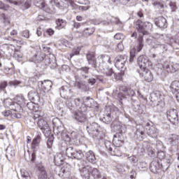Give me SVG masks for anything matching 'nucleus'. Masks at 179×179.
I'll list each match as a JSON object with an SVG mask.
<instances>
[{"mask_svg":"<svg viewBox=\"0 0 179 179\" xmlns=\"http://www.w3.org/2000/svg\"><path fill=\"white\" fill-rule=\"evenodd\" d=\"M154 37L155 40L147 39V41L149 44H151L152 48H159L162 52L167 50L166 44H173L174 42L178 43V41H174L171 35L156 34Z\"/></svg>","mask_w":179,"mask_h":179,"instance_id":"obj_1","label":"nucleus"},{"mask_svg":"<svg viewBox=\"0 0 179 179\" xmlns=\"http://www.w3.org/2000/svg\"><path fill=\"white\" fill-rule=\"evenodd\" d=\"M62 152H65L66 156L71 159H77V160H80L85 157V154L80 150H74L73 148L68 146L66 141L62 143L60 148Z\"/></svg>","mask_w":179,"mask_h":179,"instance_id":"obj_2","label":"nucleus"},{"mask_svg":"<svg viewBox=\"0 0 179 179\" xmlns=\"http://www.w3.org/2000/svg\"><path fill=\"white\" fill-rule=\"evenodd\" d=\"M86 59L88 62V64L90 65H92L93 68H99V66H101V63H99V61H101L102 62H104V61H107L110 64L109 56L101 55L98 57V58L96 59V55L93 52H89L88 53H87Z\"/></svg>","mask_w":179,"mask_h":179,"instance_id":"obj_3","label":"nucleus"},{"mask_svg":"<svg viewBox=\"0 0 179 179\" xmlns=\"http://www.w3.org/2000/svg\"><path fill=\"white\" fill-rule=\"evenodd\" d=\"M136 27L140 34L146 36V34H149V31H152V29H153V24L150 22L143 23L141 20H138L136 22Z\"/></svg>","mask_w":179,"mask_h":179,"instance_id":"obj_4","label":"nucleus"},{"mask_svg":"<svg viewBox=\"0 0 179 179\" xmlns=\"http://www.w3.org/2000/svg\"><path fill=\"white\" fill-rule=\"evenodd\" d=\"M80 176L83 179H90L92 166L86 165V162L82 161L79 164Z\"/></svg>","mask_w":179,"mask_h":179,"instance_id":"obj_5","label":"nucleus"},{"mask_svg":"<svg viewBox=\"0 0 179 179\" xmlns=\"http://www.w3.org/2000/svg\"><path fill=\"white\" fill-rule=\"evenodd\" d=\"M37 124L46 138H48V136L51 135V129H50V126L48 125V123H47V121H45L44 119L42 118L38 119Z\"/></svg>","mask_w":179,"mask_h":179,"instance_id":"obj_6","label":"nucleus"},{"mask_svg":"<svg viewBox=\"0 0 179 179\" xmlns=\"http://www.w3.org/2000/svg\"><path fill=\"white\" fill-rule=\"evenodd\" d=\"M166 117L173 125H177L178 124V113L176 109L169 110L166 113Z\"/></svg>","mask_w":179,"mask_h":179,"instance_id":"obj_7","label":"nucleus"},{"mask_svg":"<svg viewBox=\"0 0 179 179\" xmlns=\"http://www.w3.org/2000/svg\"><path fill=\"white\" fill-rule=\"evenodd\" d=\"M137 62L141 69H146V68H149L152 65V62L149 61V58L145 55L139 56L137 59Z\"/></svg>","mask_w":179,"mask_h":179,"instance_id":"obj_8","label":"nucleus"},{"mask_svg":"<svg viewBox=\"0 0 179 179\" xmlns=\"http://www.w3.org/2000/svg\"><path fill=\"white\" fill-rule=\"evenodd\" d=\"M128 57L125 55H119L115 59V66L117 69H122L125 66V64Z\"/></svg>","mask_w":179,"mask_h":179,"instance_id":"obj_9","label":"nucleus"},{"mask_svg":"<svg viewBox=\"0 0 179 179\" xmlns=\"http://www.w3.org/2000/svg\"><path fill=\"white\" fill-rule=\"evenodd\" d=\"M27 100L24 99L23 95H17L14 98V103L15 104V107H17V111L20 108V107L26 106V103Z\"/></svg>","mask_w":179,"mask_h":179,"instance_id":"obj_10","label":"nucleus"},{"mask_svg":"<svg viewBox=\"0 0 179 179\" xmlns=\"http://www.w3.org/2000/svg\"><path fill=\"white\" fill-rule=\"evenodd\" d=\"M147 134L151 138H156L159 135V130L156 129L155 126H150V123L146 124Z\"/></svg>","mask_w":179,"mask_h":179,"instance_id":"obj_11","label":"nucleus"},{"mask_svg":"<svg viewBox=\"0 0 179 179\" xmlns=\"http://www.w3.org/2000/svg\"><path fill=\"white\" fill-rule=\"evenodd\" d=\"M60 95L63 99H71L73 97V94L67 86H63L60 88Z\"/></svg>","mask_w":179,"mask_h":179,"instance_id":"obj_12","label":"nucleus"},{"mask_svg":"<svg viewBox=\"0 0 179 179\" xmlns=\"http://www.w3.org/2000/svg\"><path fill=\"white\" fill-rule=\"evenodd\" d=\"M110 23H114L115 24H117L118 26H121L122 22L120 20V18L115 17L108 16L106 20H103L101 24L103 26H108Z\"/></svg>","mask_w":179,"mask_h":179,"instance_id":"obj_13","label":"nucleus"},{"mask_svg":"<svg viewBox=\"0 0 179 179\" xmlns=\"http://www.w3.org/2000/svg\"><path fill=\"white\" fill-rule=\"evenodd\" d=\"M166 72L169 73H175L179 69V64L174 63V62H169V64L164 66Z\"/></svg>","mask_w":179,"mask_h":179,"instance_id":"obj_14","label":"nucleus"},{"mask_svg":"<svg viewBox=\"0 0 179 179\" xmlns=\"http://www.w3.org/2000/svg\"><path fill=\"white\" fill-rule=\"evenodd\" d=\"M38 87L42 90H50L52 87V82L50 80L38 82Z\"/></svg>","mask_w":179,"mask_h":179,"instance_id":"obj_15","label":"nucleus"},{"mask_svg":"<svg viewBox=\"0 0 179 179\" xmlns=\"http://www.w3.org/2000/svg\"><path fill=\"white\" fill-rule=\"evenodd\" d=\"M142 48H143V41H140L138 45L136 46V48H134L130 51V62H134V58H135V52H141V51H142Z\"/></svg>","mask_w":179,"mask_h":179,"instance_id":"obj_16","label":"nucleus"},{"mask_svg":"<svg viewBox=\"0 0 179 179\" xmlns=\"http://www.w3.org/2000/svg\"><path fill=\"white\" fill-rule=\"evenodd\" d=\"M113 143L114 146H122L124 145V136L122 134L117 133L113 136Z\"/></svg>","mask_w":179,"mask_h":179,"instance_id":"obj_17","label":"nucleus"},{"mask_svg":"<svg viewBox=\"0 0 179 179\" xmlns=\"http://www.w3.org/2000/svg\"><path fill=\"white\" fill-rule=\"evenodd\" d=\"M73 118L78 121V122H80L83 124L86 121V115L83 111H80V110H78V112H75L74 114L73 115Z\"/></svg>","mask_w":179,"mask_h":179,"instance_id":"obj_18","label":"nucleus"},{"mask_svg":"<svg viewBox=\"0 0 179 179\" xmlns=\"http://www.w3.org/2000/svg\"><path fill=\"white\" fill-rule=\"evenodd\" d=\"M155 25L160 29H166L167 28V20L164 17H159L154 20Z\"/></svg>","mask_w":179,"mask_h":179,"instance_id":"obj_19","label":"nucleus"},{"mask_svg":"<svg viewBox=\"0 0 179 179\" xmlns=\"http://www.w3.org/2000/svg\"><path fill=\"white\" fill-rule=\"evenodd\" d=\"M3 106L4 107H6L7 108H9L13 111H17V107H16V103H15V101H13L10 98L4 99Z\"/></svg>","mask_w":179,"mask_h":179,"instance_id":"obj_20","label":"nucleus"},{"mask_svg":"<svg viewBox=\"0 0 179 179\" xmlns=\"http://www.w3.org/2000/svg\"><path fill=\"white\" fill-rule=\"evenodd\" d=\"M143 78H144V80L145 82H152L153 80V74L152 73V71L148 69H144L143 73H141Z\"/></svg>","mask_w":179,"mask_h":179,"instance_id":"obj_21","label":"nucleus"},{"mask_svg":"<svg viewBox=\"0 0 179 179\" xmlns=\"http://www.w3.org/2000/svg\"><path fill=\"white\" fill-rule=\"evenodd\" d=\"M168 141L171 146H178L179 136L177 134H171L168 138Z\"/></svg>","mask_w":179,"mask_h":179,"instance_id":"obj_22","label":"nucleus"},{"mask_svg":"<svg viewBox=\"0 0 179 179\" xmlns=\"http://www.w3.org/2000/svg\"><path fill=\"white\" fill-rule=\"evenodd\" d=\"M85 157L89 163L92 164H96L97 163V159H96V155L93 151L90 150L85 154Z\"/></svg>","mask_w":179,"mask_h":179,"instance_id":"obj_23","label":"nucleus"},{"mask_svg":"<svg viewBox=\"0 0 179 179\" xmlns=\"http://www.w3.org/2000/svg\"><path fill=\"white\" fill-rule=\"evenodd\" d=\"M53 2L57 8H61L62 6H69L72 5V0H53Z\"/></svg>","mask_w":179,"mask_h":179,"instance_id":"obj_24","label":"nucleus"},{"mask_svg":"<svg viewBox=\"0 0 179 179\" xmlns=\"http://www.w3.org/2000/svg\"><path fill=\"white\" fill-rule=\"evenodd\" d=\"M150 169L152 173L156 174V173H157V170H159V169H163V165H160V164L157 161H152L150 164Z\"/></svg>","mask_w":179,"mask_h":179,"instance_id":"obj_25","label":"nucleus"},{"mask_svg":"<svg viewBox=\"0 0 179 179\" xmlns=\"http://www.w3.org/2000/svg\"><path fill=\"white\" fill-rule=\"evenodd\" d=\"M37 169L39 172L38 179H48L47 171H45V169L42 165L38 166Z\"/></svg>","mask_w":179,"mask_h":179,"instance_id":"obj_26","label":"nucleus"},{"mask_svg":"<svg viewBox=\"0 0 179 179\" xmlns=\"http://www.w3.org/2000/svg\"><path fill=\"white\" fill-rule=\"evenodd\" d=\"M35 6L37 8H39V9H43L45 10V12H50V10L47 8V6H45V3H44V0H39V1H36L34 2Z\"/></svg>","mask_w":179,"mask_h":179,"instance_id":"obj_27","label":"nucleus"},{"mask_svg":"<svg viewBox=\"0 0 179 179\" xmlns=\"http://www.w3.org/2000/svg\"><path fill=\"white\" fill-rule=\"evenodd\" d=\"M40 142H41V136H40V134H38L36 137L34 138L32 141L31 149L36 150V148H38Z\"/></svg>","mask_w":179,"mask_h":179,"instance_id":"obj_28","label":"nucleus"},{"mask_svg":"<svg viewBox=\"0 0 179 179\" xmlns=\"http://www.w3.org/2000/svg\"><path fill=\"white\" fill-rule=\"evenodd\" d=\"M113 150L110 151L109 153H110L111 156H117L118 157H120V156H122V151L121 150V146H114Z\"/></svg>","mask_w":179,"mask_h":179,"instance_id":"obj_29","label":"nucleus"},{"mask_svg":"<svg viewBox=\"0 0 179 179\" xmlns=\"http://www.w3.org/2000/svg\"><path fill=\"white\" fill-rule=\"evenodd\" d=\"M91 174L94 179L101 178V173L97 168H92Z\"/></svg>","mask_w":179,"mask_h":179,"instance_id":"obj_30","label":"nucleus"},{"mask_svg":"<svg viewBox=\"0 0 179 179\" xmlns=\"http://www.w3.org/2000/svg\"><path fill=\"white\" fill-rule=\"evenodd\" d=\"M99 128H100V126L96 122H92L87 127V129H90L92 132H99Z\"/></svg>","mask_w":179,"mask_h":179,"instance_id":"obj_31","label":"nucleus"},{"mask_svg":"<svg viewBox=\"0 0 179 179\" xmlns=\"http://www.w3.org/2000/svg\"><path fill=\"white\" fill-rule=\"evenodd\" d=\"M76 87H78V89H79L80 90H83V92H86V90H87V86L83 81L76 82Z\"/></svg>","mask_w":179,"mask_h":179,"instance_id":"obj_32","label":"nucleus"},{"mask_svg":"<svg viewBox=\"0 0 179 179\" xmlns=\"http://www.w3.org/2000/svg\"><path fill=\"white\" fill-rule=\"evenodd\" d=\"M171 91L172 93H176L179 90V82L173 81L170 86Z\"/></svg>","mask_w":179,"mask_h":179,"instance_id":"obj_33","label":"nucleus"},{"mask_svg":"<svg viewBox=\"0 0 179 179\" xmlns=\"http://www.w3.org/2000/svg\"><path fill=\"white\" fill-rule=\"evenodd\" d=\"M96 31V29L94 28H86L83 31V35L84 37H89V36H92L93 33Z\"/></svg>","mask_w":179,"mask_h":179,"instance_id":"obj_34","label":"nucleus"},{"mask_svg":"<svg viewBox=\"0 0 179 179\" xmlns=\"http://www.w3.org/2000/svg\"><path fill=\"white\" fill-rule=\"evenodd\" d=\"M56 29L58 30H61V29H64L66 25V22L64 21V20L59 19L56 21Z\"/></svg>","mask_w":179,"mask_h":179,"instance_id":"obj_35","label":"nucleus"},{"mask_svg":"<svg viewBox=\"0 0 179 179\" xmlns=\"http://www.w3.org/2000/svg\"><path fill=\"white\" fill-rule=\"evenodd\" d=\"M52 123L53 125V131H55V128H57V129H59V125H61V120H59V119L57 117L53 118Z\"/></svg>","mask_w":179,"mask_h":179,"instance_id":"obj_36","label":"nucleus"},{"mask_svg":"<svg viewBox=\"0 0 179 179\" xmlns=\"http://www.w3.org/2000/svg\"><path fill=\"white\" fill-rule=\"evenodd\" d=\"M97 81L101 82L103 83V82H104V80L103 79V77H98L96 80L95 78H89L88 83L93 86V85H94V83H96V82Z\"/></svg>","mask_w":179,"mask_h":179,"instance_id":"obj_37","label":"nucleus"},{"mask_svg":"<svg viewBox=\"0 0 179 179\" xmlns=\"http://www.w3.org/2000/svg\"><path fill=\"white\" fill-rule=\"evenodd\" d=\"M25 105L27 106V108H29V110H30L31 111H35V110L37 109V104L31 101L27 102Z\"/></svg>","mask_w":179,"mask_h":179,"instance_id":"obj_38","label":"nucleus"},{"mask_svg":"<svg viewBox=\"0 0 179 179\" xmlns=\"http://www.w3.org/2000/svg\"><path fill=\"white\" fill-rule=\"evenodd\" d=\"M6 157H15V150L10 147H8L6 150Z\"/></svg>","mask_w":179,"mask_h":179,"instance_id":"obj_39","label":"nucleus"},{"mask_svg":"<svg viewBox=\"0 0 179 179\" xmlns=\"http://www.w3.org/2000/svg\"><path fill=\"white\" fill-rule=\"evenodd\" d=\"M105 145H106V149H108V150H109V152H112L113 149L115 146V145H114V143H113L110 141H106Z\"/></svg>","mask_w":179,"mask_h":179,"instance_id":"obj_40","label":"nucleus"},{"mask_svg":"<svg viewBox=\"0 0 179 179\" xmlns=\"http://www.w3.org/2000/svg\"><path fill=\"white\" fill-rule=\"evenodd\" d=\"M21 177L22 179H30V173L24 169H21Z\"/></svg>","mask_w":179,"mask_h":179,"instance_id":"obj_41","label":"nucleus"},{"mask_svg":"<svg viewBox=\"0 0 179 179\" xmlns=\"http://www.w3.org/2000/svg\"><path fill=\"white\" fill-rule=\"evenodd\" d=\"M164 107V101H158V103L155 106V108H157V110L158 112L162 111L163 110V108Z\"/></svg>","mask_w":179,"mask_h":179,"instance_id":"obj_42","label":"nucleus"},{"mask_svg":"<svg viewBox=\"0 0 179 179\" xmlns=\"http://www.w3.org/2000/svg\"><path fill=\"white\" fill-rule=\"evenodd\" d=\"M137 166L139 170H146V168L148 167V164H146V162H139L137 164Z\"/></svg>","mask_w":179,"mask_h":179,"instance_id":"obj_43","label":"nucleus"},{"mask_svg":"<svg viewBox=\"0 0 179 179\" xmlns=\"http://www.w3.org/2000/svg\"><path fill=\"white\" fill-rule=\"evenodd\" d=\"M64 153H65V152L62 150V152L55 155V160H59V162H62V160H64Z\"/></svg>","mask_w":179,"mask_h":179,"instance_id":"obj_44","label":"nucleus"},{"mask_svg":"<svg viewBox=\"0 0 179 179\" xmlns=\"http://www.w3.org/2000/svg\"><path fill=\"white\" fill-rule=\"evenodd\" d=\"M34 111V120H37V118L43 117V113H41V111L37 110V109Z\"/></svg>","mask_w":179,"mask_h":179,"instance_id":"obj_45","label":"nucleus"},{"mask_svg":"<svg viewBox=\"0 0 179 179\" xmlns=\"http://www.w3.org/2000/svg\"><path fill=\"white\" fill-rule=\"evenodd\" d=\"M59 176H62V177L69 176V171H68L65 168H62Z\"/></svg>","mask_w":179,"mask_h":179,"instance_id":"obj_46","label":"nucleus"},{"mask_svg":"<svg viewBox=\"0 0 179 179\" xmlns=\"http://www.w3.org/2000/svg\"><path fill=\"white\" fill-rule=\"evenodd\" d=\"M74 103L77 107H80L83 104V99L80 98H76L74 99Z\"/></svg>","mask_w":179,"mask_h":179,"instance_id":"obj_47","label":"nucleus"},{"mask_svg":"<svg viewBox=\"0 0 179 179\" xmlns=\"http://www.w3.org/2000/svg\"><path fill=\"white\" fill-rule=\"evenodd\" d=\"M28 96L30 100H36V99H37V97H38V95H37V93H36V92H30L28 94Z\"/></svg>","mask_w":179,"mask_h":179,"instance_id":"obj_48","label":"nucleus"},{"mask_svg":"<svg viewBox=\"0 0 179 179\" xmlns=\"http://www.w3.org/2000/svg\"><path fill=\"white\" fill-rule=\"evenodd\" d=\"M128 159L132 164L138 162V157L136 156L132 155L131 157H129Z\"/></svg>","mask_w":179,"mask_h":179,"instance_id":"obj_49","label":"nucleus"},{"mask_svg":"<svg viewBox=\"0 0 179 179\" xmlns=\"http://www.w3.org/2000/svg\"><path fill=\"white\" fill-rule=\"evenodd\" d=\"M106 76H113V75H115V73L113 71V69H107L105 71Z\"/></svg>","mask_w":179,"mask_h":179,"instance_id":"obj_50","label":"nucleus"},{"mask_svg":"<svg viewBox=\"0 0 179 179\" xmlns=\"http://www.w3.org/2000/svg\"><path fill=\"white\" fill-rule=\"evenodd\" d=\"M0 9L2 10H8V9H9V6L0 1Z\"/></svg>","mask_w":179,"mask_h":179,"instance_id":"obj_51","label":"nucleus"},{"mask_svg":"<svg viewBox=\"0 0 179 179\" xmlns=\"http://www.w3.org/2000/svg\"><path fill=\"white\" fill-rule=\"evenodd\" d=\"M6 86H8V82L3 81V82L0 83V90L4 91L5 89H6Z\"/></svg>","mask_w":179,"mask_h":179,"instance_id":"obj_52","label":"nucleus"},{"mask_svg":"<svg viewBox=\"0 0 179 179\" xmlns=\"http://www.w3.org/2000/svg\"><path fill=\"white\" fill-rule=\"evenodd\" d=\"M126 94L130 97H132L135 96V91L131 88H128L127 92H126Z\"/></svg>","mask_w":179,"mask_h":179,"instance_id":"obj_53","label":"nucleus"},{"mask_svg":"<svg viewBox=\"0 0 179 179\" xmlns=\"http://www.w3.org/2000/svg\"><path fill=\"white\" fill-rule=\"evenodd\" d=\"M21 82L19 80H14V81H10L9 85L10 86H14V87H16L17 86H19L20 85Z\"/></svg>","mask_w":179,"mask_h":179,"instance_id":"obj_54","label":"nucleus"},{"mask_svg":"<svg viewBox=\"0 0 179 179\" xmlns=\"http://www.w3.org/2000/svg\"><path fill=\"white\" fill-rule=\"evenodd\" d=\"M22 36L25 38H29L30 37V31L29 30H24L22 32Z\"/></svg>","mask_w":179,"mask_h":179,"instance_id":"obj_55","label":"nucleus"},{"mask_svg":"<svg viewBox=\"0 0 179 179\" xmlns=\"http://www.w3.org/2000/svg\"><path fill=\"white\" fill-rule=\"evenodd\" d=\"M78 71H80V72H82V73H89V67H81L80 69H78Z\"/></svg>","mask_w":179,"mask_h":179,"instance_id":"obj_56","label":"nucleus"},{"mask_svg":"<svg viewBox=\"0 0 179 179\" xmlns=\"http://www.w3.org/2000/svg\"><path fill=\"white\" fill-rule=\"evenodd\" d=\"M71 100H72V97H71V99H67L66 106L68 108H69L70 110H72V108L73 107V104H72V102H71Z\"/></svg>","mask_w":179,"mask_h":179,"instance_id":"obj_57","label":"nucleus"},{"mask_svg":"<svg viewBox=\"0 0 179 179\" xmlns=\"http://www.w3.org/2000/svg\"><path fill=\"white\" fill-rule=\"evenodd\" d=\"M52 143H54L52 138H48L47 142V148H48V149H51V148H52Z\"/></svg>","mask_w":179,"mask_h":179,"instance_id":"obj_58","label":"nucleus"},{"mask_svg":"<svg viewBox=\"0 0 179 179\" xmlns=\"http://www.w3.org/2000/svg\"><path fill=\"white\" fill-rule=\"evenodd\" d=\"M169 6L171 9V12H176V10L177 9V6H176V3L171 2L169 3Z\"/></svg>","mask_w":179,"mask_h":179,"instance_id":"obj_59","label":"nucleus"},{"mask_svg":"<svg viewBox=\"0 0 179 179\" xmlns=\"http://www.w3.org/2000/svg\"><path fill=\"white\" fill-rule=\"evenodd\" d=\"M78 3L80 5H87L89 0H78Z\"/></svg>","mask_w":179,"mask_h":179,"instance_id":"obj_60","label":"nucleus"},{"mask_svg":"<svg viewBox=\"0 0 179 179\" xmlns=\"http://www.w3.org/2000/svg\"><path fill=\"white\" fill-rule=\"evenodd\" d=\"M10 36H11V37H15V36H17V30H16V29H13V30L10 32Z\"/></svg>","mask_w":179,"mask_h":179,"instance_id":"obj_61","label":"nucleus"},{"mask_svg":"<svg viewBox=\"0 0 179 179\" xmlns=\"http://www.w3.org/2000/svg\"><path fill=\"white\" fill-rule=\"evenodd\" d=\"M121 37H122V35L120 33L118 34H116L115 36H114V38L115 40H121Z\"/></svg>","mask_w":179,"mask_h":179,"instance_id":"obj_62","label":"nucleus"},{"mask_svg":"<svg viewBox=\"0 0 179 179\" xmlns=\"http://www.w3.org/2000/svg\"><path fill=\"white\" fill-rule=\"evenodd\" d=\"M2 114L4 117H9L10 115V110H6Z\"/></svg>","mask_w":179,"mask_h":179,"instance_id":"obj_63","label":"nucleus"},{"mask_svg":"<svg viewBox=\"0 0 179 179\" xmlns=\"http://www.w3.org/2000/svg\"><path fill=\"white\" fill-rule=\"evenodd\" d=\"M154 6H157V8H164V5L163 4H160V3H157V2H154L153 3Z\"/></svg>","mask_w":179,"mask_h":179,"instance_id":"obj_64","label":"nucleus"}]
</instances>
